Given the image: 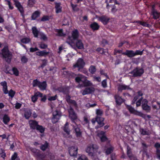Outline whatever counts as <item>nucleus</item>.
<instances>
[{
  "instance_id": "412c9836",
  "label": "nucleus",
  "mask_w": 160,
  "mask_h": 160,
  "mask_svg": "<svg viewBox=\"0 0 160 160\" xmlns=\"http://www.w3.org/2000/svg\"><path fill=\"white\" fill-rule=\"evenodd\" d=\"M98 20L103 23V24H107L110 20L109 18L106 16H100L98 18Z\"/></svg>"
},
{
  "instance_id": "4468645a",
  "label": "nucleus",
  "mask_w": 160,
  "mask_h": 160,
  "mask_svg": "<svg viewBox=\"0 0 160 160\" xmlns=\"http://www.w3.org/2000/svg\"><path fill=\"white\" fill-rule=\"evenodd\" d=\"M78 148L76 146L71 147L69 148V153L71 156H76L78 153Z\"/></svg>"
},
{
  "instance_id": "a878e982",
  "label": "nucleus",
  "mask_w": 160,
  "mask_h": 160,
  "mask_svg": "<svg viewBox=\"0 0 160 160\" xmlns=\"http://www.w3.org/2000/svg\"><path fill=\"white\" fill-rule=\"evenodd\" d=\"M49 53V52H47L46 50H42L40 51L36 52V55L40 57H46Z\"/></svg>"
},
{
  "instance_id": "a19ab883",
  "label": "nucleus",
  "mask_w": 160,
  "mask_h": 160,
  "mask_svg": "<svg viewBox=\"0 0 160 160\" xmlns=\"http://www.w3.org/2000/svg\"><path fill=\"white\" fill-rule=\"evenodd\" d=\"M89 71L92 74H94L96 72V68L95 66L91 65L89 68Z\"/></svg>"
},
{
  "instance_id": "13d9d810",
  "label": "nucleus",
  "mask_w": 160,
  "mask_h": 160,
  "mask_svg": "<svg viewBox=\"0 0 160 160\" xmlns=\"http://www.w3.org/2000/svg\"><path fill=\"white\" fill-rule=\"evenodd\" d=\"M101 85L103 88H105L107 87V79H105L101 82Z\"/></svg>"
},
{
  "instance_id": "8fccbe9b",
  "label": "nucleus",
  "mask_w": 160,
  "mask_h": 160,
  "mask_svg": "<svg viewBox=\"0 0 160 160\" xmlns=\"http://www.w3.org/2000/svg\"><path fill=\"white\" fill-rule=\"evenodd\" d=\"M39 47L41 49H46L47 48L48 46L46 44L43 42H40L38 44Z\"/></svg>"
},
{
  "instance_id": "9b49d317",
  "label": "nucleus",
  "mask_w": 160,
  "mask_h": 160,
  "mask_svg": "<svg viewBox=\"0 0 160 160\" xmlns=\"http://www.w3.org/2000/svg\"><path fill=\"white\" fill-rule=\"evenodd\" d=\"M151 13L152 18L154 19H158L160 17V13L155 9L154 5H152V7Z\"/></svg>"
},
{
  "instance_id": "6e6d98bb",
  "label": "nucleus",
  "mask_w": 160,
  "mask_h": 160,
  "mask_svg": "<svg viewBox=\"0 0 160 160\" xmlns=\"http://www.w3.org/2000/svg\"><path fill=\"white\" fill-rule=\"evenodd\" d=\"M35 0H28V4L29 6L32 7L35 4Z\"/></svg>"
},
{
  "instance_id": "a18cd8bd",
  "label": "nucleus",
  "mask_w": 160,
  "mask_h": 160,
  "mask_svg": "<svg viewBox=\"0 0 160 160\" xmlns=\"http://www.w3.org/2000/svg\"><path fill=\"white\" fill-rule=\"evenodd\" d=\"M31 40L29 38H23L21 39V42L23 43H25V44H27V43H29L30 42Z\"/></svg>"
},
{
  "instance_id": "f8f14e48",
  "label": "nucleus",
  "mask_w": 160,
  "mask_h": 160,
  "mask_svg": "<svg viewBox=\"0 0 160 160\" xmlns=\"http://www.w3.org/2000/svg\"><path fill=\"white\" fill-rule=\"evenodd\" d=\"M98 135L100 138V141L102 142H105L108 140L106 135V132L104 131H100L98 133Z\"/></svg>"
},
{
  "instance_id": "680f3d73",
  "label": "nucleus",
  "mask_w": 160,
  "mask_h": 160,
  "mask_svg": "<svg viewBox=\"0 0 160 160\" xmlns=\"http://www.w3.org/2000/svg\"><path fill=\"white\" fill-rule=\"evenodd\" d=\"M12 71L13 72V74L17 76L18 75L19 72L16 68H13Z\"/></svg>"
},
{
  "instance_id": "1a4fd4ad",
  "label": "nucleus",
  "mask_w": 160,
  "mask_h": 160,
  "mask_svg": "<svg viewBox=\"0 0 160 160\" xmlns=\"http://www.w3.org/2000/svg\"><path fill=\"white\" fill-rule=\"evenodd\" d=\"M69 117L72 122L76 123L75 120L78 118L77 114L72 108L70 107L68 110Z\"/></svg>"
},
{
  "instance_id": "4c0bfd02",
  "label": "nucleus",
  "mask_w": 160,
  "mask_h": 160,
  "mask_svg": "<svg viewBox=\"0 0 160 160\" xmlns=\"http://www.w3.org/2000/svg\"><path fill=\"white\" fill-rule=\"evenodd\" d=\"M49 146V143L48 142H45L44 144H42L40 147V148L43 151H45L47 148H48Z\"/></svg>"
},
{
  "instance_id": "603ef678",
  "label": "nucleus",
  "mask_w": 160,
  "mask_h": 160,
  "mask_svg": "<svg viewBox=\"0 0 160 160\" xmlns=\"http://www.w3.org/2000/svg\"><path fill=\"white\" fill-rule=\"evenodd\" d=\"M127 154L128 157L129 158V159H130V156H131L132 154V152L131 150V148H129V147H128V146L127 147Z\"/></svg>"
},
{
  "instance_id": "20e7f679",
  "label": "nucleus",
  "mask_w": 160,
  "mask_h": 160,
  "mask_svg": "<svg viewBox=\"0 0 160 160\" xmlns=\"http://www.w3.org/2000/svg\"><path fill=\"white\" fill-rule=\"evenodd\" d=\"M99 147L96 144H90L88 145L86 149V152L90 156H93L98 151Z\"/></svg>"
},
{
  "instance_id": "ddd939ff",
  "label": "nucleus",
  "mask_w": 160,
  "mask_h": 160,
  "mask_svg": "<svg viewBox=\"0 0 160 160\" xmlns=\"http://www.w3.org/2000/svg\"><path fill=\"white\" fill-rule=\"evenodd\" d=\"M60 116L61 115L59 114L58 111L56 110L53 113V117L51 119L52 123H55L58 122L60 119Z\"/></svg>"
},
{
  "instance_id": "58836bf2",
  "label": "nucleus",
  "mask_w": 160,
  "mask_h": 160,
  "mask_svg": "<svg viewBox=\"0 0 160 160\" xmlns=\"http://www.w3.org/2000/svg\"><path fill=\"white\" fill-rule=\"evenodd\" d=\"M63 130L65 132H66L68 134H70V130L68 128V122L65 124L63 127Z\"/></svg>"
},
{
  "instance_id": "423d86ee",
  "label": "nucleus",
  "mask_w": 160,
  "mask_h": 160,
  "mask_svg": "<svg viewBox=\"0 0 160 160\" xmlns=\"http://www.w3.org/2000/svg\"><path fill=\"white\" fill-rule=\"evenodd\" d=\"M144 72V70L142 68L137 67L131 72L130 73L132 74L134 77H141Z\"/></svg>"
},
{
  "instance_id": "3c124183",
  "label": "nucleus",
  "mask_w": 160,
  "mask_h": 160,
  "mask_svg": "<svg viewBox=\"0 0 160 160\" xmlns=\"http://www.w3.org/2000/svg\"><path fill=\"white\" fill-rule=\"evenodd\" d=\"M40 38L44 40H48V38L46 36L45 34L43 32H41L40 33Z\"/></svg>"
},
{
  "instance_id": "f3484780",
  "label": "nucleus",
  "mask_w": 160,
  "mask_h": 160,
  "mask_svg": "<svg viewBox=\"0 0 160 160\" xmlns=\"http://www.w3.org/2000/svg\"><path fill=\"white\" fill-rule=\"evenodd\" d=\"M82 83L84 87H89V86L93 85L92 82H91L90 81L88 80L87 77L85 76L84 75H83Z\"/></svg>"
},
{
  "instance_id": "de8ad7c7",
  "label": "nucleus",
  "mask_w": 160,
  "mask_h": 160,
  "mask_svg": "<svg viewBox=\"0 0 160 160\" xmlns=\"http://www.w3.org/2000/svg\"><path fill=\"white\" fill-rule=\"evenodd\" d=\"M140 132L141 134L142 135H149L150 134V133L148 131H146L144 129L142 128L140 129Z\"/></svg>"
},
{
  "instance_id": "5701e85b",
  "label": "nucleus",
  "mask_w": 160,
  "mask_h": 160,
  "mask_svg": "<svg viewBox=\"0 0 160 160\" xmlns=\"http://www.w3.org/2000/svg\"><path fill=\"white\" fill-rule=\"evenodd\" d=\"M124 90H132L129 85L125 84H119L118 86V90L119 92H122Z\"/></svg>"
},
{
  "instance_id": "bb28decb",
  "label": "nucleus",
  "mask_w": 160,
  "mask_h": 160,
  "mask_svg": "<svg viewBox=\"0 0 160 160\" xmlns=\"http://www.w3.org/2000/svg\"><path fill=\"white\" fill-rule=\"evenodd\" d=\"M75 132L77 137H81L82 135V132L78 126L74 127Z\"/></svg>"
},
{
  "instance_id": "0e129e2a",
  "label": "nucleus",
  "mask_w": 160,
  "mask_h": 160,
  "mask_svg": "<svg viewBox=\"0 0 160 160\" xmlns=\"http://www.w3.org/2000/svg\"><path fill=\"white\" fill-rule=\"evenodd\" d=\"M16 7L19 11H20V3L17 0H13Z\"/></svg>"
},
{
  "instance_id": "4d7b16f0",
  "label": "nucleus",
  "mask_w": 160,
  "mask_h": 160,
  "mask_svg": "<svg viewBox=\"0 0 160 160\" xmlns=\"http://www.w3.org/2000/svg\"><path fill=\"white\" fill-rule=\"evenodd\" d=\"M42 62L41 65L40 67L42 68H43L46 66L48 62V61L47 59H44L42 60Z\"/></svg>"
},
{
  "instance_id": "f257e3e1",
  "label": "nucleus",
  "mask_w": 160,
  "mask_h": 160,
  "mask_svg": "<svg viewBox=\"0 0 160 160\" xmlns=\"http://www.w3.org/2000/svg\"><path fill=\"white\" fill-rule=\"evenodd\" d=\"M96 114L97 115L95 118H93L92 120V123H94L97 122L98 125L95 126L96 129H98L99 128L102 127L104 125L105 123L104 122V118L102 117V116L103 114V111L101 109H97L96 112Z\"/></svg>"
},
{
  "instance_id": "0eeeda50",
  "label": "nucleus",
  "mask_w": 160,
  "mask_h": 160,
  "mask_svg": "<svg viewBox=\"0 0 160 160\" xmlns=\"http://www.w3.org/2000/svg\"><path fill=\"white\" fill-rule=\"evenodd\" d=\"M126 107L127 108L128 110L131 113H133L136 115L139 116L143 118H146V114H143L142 112H139V111L135 110L134 108H133L132 106H131V105H127Z\"/></svg>"
},
{
  "instance_id": "e433bc0d",
  "label": "nucleus",
  "mask_w": 160,
  "mask_h": 160,
  "mask_svg": "<svg viewBox=\"0 0 160 160\" xmlns=\"http://www.w3.org/2000/svg\"><path fill=\"white\" fill-rule=\"evenodd\" d=\"M45 130V127H43V126L41 125L38 124V125L37 126V130L39 131L41 133H43Z\"/></svg>"
},
{
  "instance_id": "2f4dec72",
  "label": "nucleus",
  "mask_w": 160,
  "mask_h": 160,
  "mask_svg": "<svg viewBox=\"0 0 160 160\" xmlns=\"http://www.w3.org/2000/svg\"><path fill=\"white\" fill-rule=\"evenodd\" d=\"M47 84L46 81L39 82V88L42 90L46 89Z\"/></svg>"
},
{
  "instance_id": "338daca9",
  "label": "nucleus",
  "mask_w": 160,
  "mask_h": 160,
  "mask_svg": "<svg viewBox=\"0 0 160 160\" xmlns=\"http://www.w3.org/2000/svg\"><path fill=\"white\" fill-rule=\"evenodd\" d=\"M21 60L23 63H27L28 62V59L25 56H23L21 59Z\"/></svg>"
},
{
  "instance_id": "39448f33",
  "label": "nucleus",
  "mask_w": 160,
  "mask_h": 160,
  "mask_svg": "<svg viewBox=\"0 0 160 160\" xmlns=\"http://www.w3.org/2000/svg\"><path fill=\"white\" fill-rule=\"evenodd\" d=\"M0 54L5 58V59L8 62H10L12 57L11 53L9 51L7 47H4L0 51Z\"/></svg>"
},
{
  "instance_id": "ea45409f",
  "label": "nucleus",
  "mask_w": 160,
  "mask_h": 160,
  "mask_svg": "<svg viewBox=\"0 0 160 160\" xmlns=\"http://www.w3.org/2000/svg\"><path fill=\"white\" fill-rule=\"evenodd\" d=\"M136 22L138 23H139L142 26H144L145 27H149L150 25L148 24L147 22H144V21H136Z\"/></svg>"
},
{
  "instance_id": "2eb2a0df",
  "label": "nucleus",
  "mask_w": 160,
  "mask_h": 160,
  "mask_svg": "<svg viewBox=\"0 0 160 160\" xmlns=\"http://www.w3.org/2000/svg\"><path fill=\"white\" fill-rule=\"evenodd\" d=\"M43 93H41L40 92H37L34 93V95L31 98L32 101L33 102H35L38 99V97H42Z\"/></svg>"
},
{
  "instance_id": "774afa93",
  "label": "nucleus",
  "mask_w": 160,
  "mask_h": 160,
  "mask_svg": "<svg viewBox=\"0 0 160 160\" xmlns=\"http://www.w3.org/2000/svg\"><path fill=\"white\" fill-rule=\"evenodd\" d=\"M156 154L157 158L160 160V150L159 149H156Z\"/></svg>"
},
{
  "instance_id": "393cba45",
  "label": "nucleus",
  "mask_w": 160,
  "mask_h": 160,
  "mask_svg": "<svg viewBox=\"0 0 160 160\" xmlns=\"http://www.w3.org/2000/svg\"><path fill=\"white\" fill-rule=\"evenodd\" d=\"M137 95H136L134 97L132 101V104L136 103L139 97L140 96H142L143 94L142 91L141 90L138 91L137 92Z\"/></svg>"
},
{
  "instance_id": "72a5a7b5",
  "label": "nucleus",
  "mask_w": 160,
  "mask_h": 160,
  "mask_svg": "<svg viewBox=\"0 0 160 160\" xmlns=\"http://www.w3.org/2000/svg\"><path fill=\"white\" fill-rule=\"evenodd\" d=\"M106 150H105V153L106 155H109V154H111V153H112L113 152L114 149V148L112 147V146H111V145H110L109 147L108 148H107V147H105Z\"/></svg>"
},
{
  "instance_id": "69168bd1",
  "label": "nucleus",
  "mask_w": 160,
  "mask_h": 160,
  "mask_svg": "<svg viewBox=\"0 0 160 160\" xmlns=\"http://www.w3.org/2000/svg\"><path fill=\"white\" fill-rule=\"evenodd\" d=\"M135 53V56H136V55H142L143 53V51H140V50H136L135 52H134Z\"/></svg>"
},
{
  "instance_id": "7c9ffc66",
  "label": "nucleus",
  "mask_w": 160,
  "mask_h": 160,
  "mask_svg": "<svg viewBox=\"0 0 160 160\" xmlns=\"http://www.w3.org/2000/svg\"><path fill=\"white\" fill-rule=\"evenodd\" d=\"M31 111L30 109H26L24 110V116L26 119H29L31 116Z\"/></svg>"
},
{
  "instance_id": "6ab92c4d",
  "label": "nucleus",
  "mask_w": 160,
  "mask_h": 160,
  "mask_svg": "<svg viewBox=\"0 0 160 160\" xmlns=\"http://www.w3.org/2000/svg\"><path fill=\"white\" fill-rule=\"evenodd\" d=\"M114 98L116 104L118 105H121L122 103L124 102L125 101V99L118 95H115Z\"/></svg>"
},
{
  "instance_id": "49530a36",
  "label": "nucleus",
  "mask_w": 160,
  "mask_h": 160,
  "mask_svg": "<svg viewBox=\"0 0 160 160\" xmlns=\"http://www.w3.org/2000/svg\"><path fill=\"white\" fill-rule=\"evenodd\" d=\"M10 121V118L7 115H5L3 118V121L5 124H7Z\"/></svg>"
},
{
  "instance_id": "052dcab7",
  "label": "nucleus",
  "mask_w": 160,
  "mask_h": 160,
  "mask_svg": "<svg viewBox=\"0 0 160 160\" xmlns=\"http://www.w3.org/2000/svg\"><path fill=\"white\" fill-rule=\"evenodd\" d=\"M70 104L72 105L75 108H77L78 107L77 103L75 100H72L71 99Z\"/></svg>"
},
{
  "instance_id": "473e14b6",
  "label": "nucleus",
  "mask_w": 160,
  "mask_h": 160,
  "mask_svg": "<svg viewBox=\"0 0 160 160\" xmlns=\"http://www.w3.org/2000/svg\"><path fill=\"white\" fill-rule=\"evenodd\" d=\"M40 12L38 11H36L32 14L31 16L32 20H35L37 18L39 17L40 15Z\"/></svg>"
},
{
  "instance_id": "e2e57ef3",
  "label": "nucleus",
  "mask_w": 160,
  "mask_h": 160,
  "mask_svg": "<svg viewBox=\"0 0 160 160\" xmlns=\"http://www.w3.org/2000/svg\"><path fill=\"white\" fill-rule=\"evenodd\" d=\"M8 95L11 98H12L14 95L15 92L12 90H11L9 92H8Z\"/></svg>"
},
{
  "instance_id": "b1692460",
  "label": "nucleus",
  "mask_w": 160,
  "mask_h": 160,
  "mask_svg": "<svg viewBox=\"0 0 160 160\" xmlns=\"http://www.w3.org/2000/svg\"><path fill=\"white\" fill-rule=\"evenodd\" d=\"M122 54L123 55H126L130 58L135 56L134 52L133 50H127L125 52H122Z\"/></svg>"
},
{
  "instance_id": "7ed1b4c3",
  "label": "nucleus",
  "mask_w": 160,
  "mask_h": 160,
  "mask_svg": "<svg viewBox=\"0 0 160 160\" xmlns=\"http://www.w3.org/2000/svg\"><path fill=\"white\" fill-rule=\"evenodd\" d=\"M105 3L106 4V8L108 12L110 11L112 13H115L118 9L116 4L119 5V3L117 0H106Z\"/></svg>"
},
{
  "instance_id": "79ce46f5",
  "label": "nucleus",
  "mask_w": 160,
  "mask_h": 160,
  "mask_svg": "<svg viewBox=\"0 0 160 160\" xmlns=\"http://www.w3.org/2000/svg\"><path fill=\"white\" fill-rule=\"evenodd\" d=\"M77 160H89L87 156L84 154H79Z\"/></svg>"
},
{
  "instance_id": "6e6552de",
  "label": "nucleus",
  "mask_w": 160,
  "mask_h": 160,
  "mask_svg": "<svg viewBox=\"0 0 160 160\" xmlns=\"http://www.w3.org/2000/svg\"><path fill=\"white\" fill-rule=\"evenodd\" d=\"M85 65V62L83 59L82 58H79L78 59L76 63L73 65V67L74 68H78V71L79 72H81Z\"/></svg>"
},
{
  "instance_id": "aec40b11",
  "label": "nucleus",
  "mask_w": 160,
  "mask_h": 160,
  "mask_svg": "<svg viewBox=\"0 0 160 160\" xmlns=\"http://www.w3.org/2000/svg\"><path fill=\"white\" fill-rule=\"evenodd\" d=\"M95 90L93 87L86 88L83 91L82 94L83 95H85L92 93L93 92H94Z\"/></svg>"
},
{
  "instance_id": "09e8293b",
  "label": "nucleus",
  "mask_w": 160,
  "mask_h": 160,
  "mask_svg": "<svg viewBox=\"0 0 160 160\" xmlns=\"http://www.w3.org/2000/svg\"><path fill=\"white\" fill-rule=\"evenodd\" d=\"M39 81L37 79H34L32 82V85H33V87H39Z\"/></svg>"
},
{
  "instance_id": "bf43d9fd",
  "label": "nucleus",
  "mask_w": 160,
  "mask_h": 160,
  "mask_svg": "<svg viewBox=\"0 0 160 160\" xmlns=\"http://www.w3.org/2000/svg\"><path fill=\"white\" fill-rule=\"evenodd\" d=\"M50 19V18L49 16H44L42 17L41 19V21H48Z\"/></svg>"
},
{
  "instance_id": "9d476101",
  "label": "nucleus",
  "mask_w": 160,
  "mask_h": 160,
  "mask_svg": "<svg viewBox=\"0 0 160 160\" xmlns=\"http://www.w3.org/2000/svg\"><path fill=\"white\" fill-rule=\"evenodd\" d=\"M148 101L146 98H144L142 100V108L147 112H149L151 110V107L148 105Z\"/></svg>"
},
{
  "instance_id": "37998d69",
  "label": "nucleus",
  "mask_w": 160,
  "mask_h": 160,
  "mask_svg": "<svg viewBox=\"0 0 160 160\" xmlns=\"http://www.w3.org/2000/svg\"><path fill=\"white\" fill-rule=\"evenodd\" d=\"M55 32H57L58 33V35L59 36H64L65 34L63 32V30L62 29H56Z\"/></svg>"
},
{
  "instance_id": "c85d7f7f",
  "label": "nucleus",
  "mask_w": 160,
  "mask_h": 160,
  "mask_svg": "<svg viewBox=\"0 0 160 160\" xmlns=\"http://www.w3.org/2000/svg\"><path fill=\"white\" fill-rule=\"evenodd\" d=\"M55 8L56 10L55 12L56 13H59V12H61L62 10V7L61 6V3H58V2H55Z\"/></svg>"
},
{
  "instance_id": "f704fd0d",
  "label": "nucleus",
  "mask_w": 160,
  "mask_h": 160,
  "mask_svg": "<svg viewBox=\"0 0 160 160\" xmlns=\"http://www.w3.org/2000/svg\"><path fill=\"white\" fill-rule=\"evenodd\" d=\"M1 85L3 86V91L5 94H8V90H7V82L5 81L2 82L1 83Z\"/></svg>"
},
{
  "instance_id": "dca6fc26",
  "label": "nucleus",
  "mask_w": 160,
  "mask_h": 160,
  "mask_svg": "<svg viewBox=\"0 0 160 160\" xmlns=\"http://www.w3.org/2000/svg\"><path fill=\"white\" fill-rule=\"evenodd\" d=\"M38 123V121H37L36 120L30 119L29 121V127L31 129L37 130Z\"/></svg>"
},
{
  "instance_id": "cd10ccee",
  "label": "nucleus",
  "mask_w": 160,
  "mask_h": 160,
  "mask_svg": "<svg viewBox=\"0 0 160 160\" xmlns=\"http://www.w3.org/2000/svg\"><path fill=\"white\" fill-rule=\"evenodd\" d=\"M100 26L97 22H92V23H91L90 25V28H91L93 31L98 30Z\"/></svg>"
},
{
  "instance_id": "c9c22d12",
  "label": "nucleus",
  "mask_w": 160,
  "mask_h": 160,
  "mask_svg": "<svg viewBox=\"0 0 160 160\" xmlns=\"http://www.w3.org/2000/svg\"><path fill=\"white\" fill-rule=\"evenodd\" d=\"M32 32L35 37H38L39 32L38 30L36 27H32Z\"/></svg>"
},
{
  "instance_id": "a211bd4d",
  "label": "nucleus",
  "mask_w": 160,
  "mask_h": 160,
  "mask_svg": "<svg viewBox=\"0 0 160 160\" xmlns=\"http://www.w3.org/2000/svg\"><path fill=\"white\" fill-rule=\"evenodd\" d=\"M58 90L61 92H62L64 94L68 93L69 88L68 87L66 86H62L59 87L58 88Z\"/></svg>"
},
{
  "instance_id": "c03bdc74",
  "label": "nucleus",
  "mask_w": 160,
  "mask_h": 160,
  "mask_svg": "<svg viewBox=\"0 0 160 160\" xmlns=\"http://www.w3.org/2000/svg\"><path fill=\"white\" fill-rule=\"evenodd\" d=\"M83 75H80L79 76L76 77L75 78V80L77 82L79 83L80 82H82Z\"/></svg>"
},
{
  "instance_id": "864d4df0",
  "label": "nucleus",
  "mask_w": 160,
  "mask_h": 160,
  "mask_svg": "<svg viewBox=\"0 0 160 160\" xmlns=\"http://www.w3.org/2000/svg\"><path fill=\"white\" fill-rule=\"evenodd\" d=\"M141 97L136 102V106L139 107L141 105V103L142 101V100L143 99V98L142 96H141Z\"/></svg>"
},
{
  "instance_id": "4be33fe9",
  "label": "nucleus",
  "mask_w": 160,
  "mask_h": 160,
  "mask_svg": "<svg viewBox=\"0 0 160 160\" xmlns=\"http://www.w3.org/2000/svg\"><path fill=\"white\" fill-rule=\"evenodd\" d=\"M76 47L78 49H83L84 46L82 40L78 39L76 41L74 47Z\"/></svg>"
},
{
  "instance_id": "5fc2aeb1",
  "label": "nucleus",
  "mask_w": 160,
  "mask_h": 160,
  "mask_svg": "<svg viewBox=\"0 0 160 160\" xmlns=\"http://www.w3.org/2000/svg\"><path fill=\"white\" fill-rule=\"evenodd\" d=\"M104 49L103 48H98L96 50V51L99 52L101 54H104L105 52L104 51Z\"/></svg>"
},
{
  "instance_id": "c756f323",
  "label": "nucleus",
  "mask_w": 160,
  "mask_h": 160,
  "mask_svg": "<svg viewBox=\"0 0 160 160\" xmlns=\"http://www.w3.org/2000/svg\"><path fill=\"white\" fill-rule=\"evenodd\" d=\"M35 157L37 159H41V160H46L43 159V158H44V155L41 153L40 151L37 149H36Z\"/></svg>"
},
{
  "instance_id": "f03ea898",
  "label": "nucleus",
  "mask_w": 160,
  "mask_h": 160,
  "mask_svg": "<svg viewBox=\"0 0 160 160\" xmlns=\"http://www.w3.org/2000/svg\"><path fill=\"white\" fill-rule=\"evenodd\" d=\"M71 36H68L67 39V43L71 45L72 47H74L75 43V41L79 38V33L77 29H74L72 32Z\"/></svg>"
}]
</instances>
